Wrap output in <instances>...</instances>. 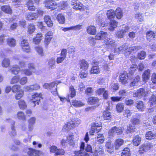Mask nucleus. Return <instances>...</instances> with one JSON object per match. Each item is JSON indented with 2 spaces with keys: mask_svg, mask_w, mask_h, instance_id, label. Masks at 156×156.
I'll use <instances>...</instances> for the list:
<instances>
[{
  "mask_svg": "<svg viewBox=\"0 0 156 156\" xmlns=\"http://www.w3.org/2000/svg\"><path fill=\"white\" fill-rule=\"evenodd\" d=\"M123 128L121 127L114 126L110 129L108 132V134L109 136H113L115 134L117 135H120L123 133Z\"/></svg>",
  "mask_w": 156,
  "mask_h": 156,
  "instance_id": "f257e3e1",
  "label": "nucleus"
},
{
  "mask_svg": "<svg viewBox=\"0 0 156 156\" xmlns=\"http://www.w3.org/2000/svg\"><path fill=\"white\" fill-rule=\"evenodd\" d=\"M148 91H145L144 89L140 88L137 90L133 94V97H137L139 98H141L145 96L146 94L148 93Z\"/></svg>",
  "mask_w": 156,
  "mask_h": 156,
  "instance_id": "f03ea898",
  "label": "nucleus"
},
{
  "mask_svg": "<svg viewBox=\"0 0 156 156\" xmlns=\"http://www.w3.org/2000/svg\"><path fill=\"white\" fill-rule=\"evenodd\" d=\"M20 44L23 51L27 53L30 51V47L27 40H22L21 41Z\"/></svg>",
  "mask_w": 156,
  "mask_h": 156,
  "instance_id": "7ed1b4c3",
  "label": "nucleus"
},
{
  "mask_svg": "<svg viewBox=\"0 0 156 156\" xmlns=\"http://www.w3.org/2000/svg\"><path fill=\"white\" fill-rule=\"evenodd\" d=\"M27 154L29 156H41V151L34 149L29 148L28 149Z\"/></svg>",
  "mask_w": 156,
  "mask_h": 156,
  "instance_id": "20e7f679",
  "label": "nucleus"
},
{
  "mask_svg": "<svg viewBox=\"0 0 156 156\" xmlns=\"http://www.w3.org/2000/svg\"><path fill=\"white\" fill-rule=\"evenodd\" d=\"M94 66L92 67L90 70V73H100L99 65L100 64L99 62L94 61Z\"/></svg>",
  "mask_w": 156,
  "mask_h": 156,
  "instance_id": "39448f33",
  "label": "nucleus"
},
{
  "mask_svg": "<svg viewBox=\"0 0 156 156\" xmlns=\"http://www.w3.org/2000/svg\"><path fill=\"white\" fill-rule=\"evenodd\" d=\"M151 146V145L149 143H144L140 146L139 152L140 154H142L144 152L149 150Z\"/></svg>",
  "mask_w": 156,
  "mask_h": 156,
  "instance_id": "423d86ee",
  "label": "nucleus"
},
{
  "mask_svg": "<svg viewBox=\"0 0 156 156\" xmlns=\"http://www.w3.org/2000/svg\"><path fill=\"white\" fill-rule=\"evenodd\" d=\"M108 35L107 32L101 30L97 34L95 38L97 40H105L107 38Z\"/></svg>",
  "mask_w": 156,
  "mask_h": 156,
  "instance_id": "0eeeda50",
  "label": "nucleus"
},
{
  "mask_svg": "<svg viewBox=\"0 0 156 156\" xmlns=\"http://www.w3.org/2000/svg\"><path fill=\"white\" fill-rule=\"evenodd\" d=\"M38 17V15L34 12H28L26 14L25 18L29 21L37 19Z\"/></svg>",
  "mask_w": 156,
  "mask_h": 156,
  "instance_id": "6e6552de",
  "label": "nucleus"
},
{
  "mask_svg": "<svg viewBox=\"0 0 156 156\" xmlns=\"http://www.w3.org/2000/svg\"><path fill=\"white\" fill-rule=\"evenodd\" d=\"M120 79V82L122 84L124 85L126 84L128 82V74L125 72L121 74L119 76Z\"/></svg>",
  "mask_w": 156,
  "mask_h": 156,
  "instance_id": "1a4fd4ad",
  "label": "nucleus"
},
{
  "mask_svg": "<svg viewBox=\"0 0 156 156\" xmlns=\"http://www.w3.org/2000/svg\"><path fill=\"white\" fill-rule=\"evenodd\" d=\"M9 122L11 123V130L9 131V135L11 137L16 135V131L15 129V122L10 119H8Z\"/></svg>",
  "mask_w": 156,
  "mask_h": 156,
  "instance_id": "9d476101",
  "label": "nucleus"
},
{
  "mask_svg": "<svg viewBox=\"0 0 156 156\" xmlns=\"http://www.w3.org/2000/svg\"><path fill=\"white\" fill-rule=\"evenodd\" d=\"M45 7L48 9H54L55 8H53V6L56 5L55 2L53 0H46L44 1Z\"/></svg>",
  "mask_w": 156,
  "mask_h": 156,
  "instance_id": "9b49d317",
  "label": "nucleus"
},
{
  "mask_svg": "<svg viewBox=\"0 0 156 156\" xmlns=\"http://www.w3.org/2000/svg\"><path fill=\"white\" fill-rule=\"evenodd\" d=\"M41 98L40 94L38 93H36L32 96V99L31 100L32 102L35 104L34 107L35 106L36 104L38 105L39 104Z\"/></svg>",
  "mask_w": 156,
  "mask_h": 156,
  "instance_id": "f8f14e48",
  "label": "nucleus"
},
{
  "mask_svg": "<svg viewBox=\"0 0 156 156\" xmlns=\"http://www.w3.org/2000/svg\"><path fill=\"white\" fill-rule=\"evenodd\" d=\"M105 44L108 45L109 48H111L112 47L115 46V41L112 38L107 37L104 40Z\"/></svg>",
  "mask_w": 156,
  "mask_h": 156,
  "instance_id": "ddd939ff",
  "label": "nucleus"
},
{
  "mask_svg": "<svg viewBox=\"0 0 156 156\" xmlns=\"http://www.w3.org/2000/svg\"><path fill=\"white\" fill-rule=\"evenodd\" d=\"M150 73L151 70L149 69H147L144 71L142 75V78L143 81L146 82L149 79Z\"/></svg>",
  "mask_w": 156,
  "mask_h": 156,
  "instance_id": "4468645a",
  "label": "nucleus"
},
{
  "mask_svg": "<svg viewBox=\"0 0 156 156\" xmlns=\"http://www.w3.org/2000/svg\"><path fill=\"white\" fill-rule=\"evenodd\" d=\"M147 39L149 41L155 40L156 34L152 31H148L146 33Z\"/></svg>",
  "mask_w": 156,
  "mask_h": 156,
  "instance_id": "2eb2a0df",
  "label": "nucleus"
},
{
  "mask_svg": "<svg viewBox=\"0 0 156 156\" xmlns=\"http://www.w3.org/2000/svg\"><path fill=\"white\" fill-rule=\"evenodd\" d=\"M105 147L107 152L109 153H112L113 152V147L112 144V142L111 140H108L105 144Z\"/></svg>",
  "mask_w": 156,
  "mask_h": 156,
  "instance_id": "dca6fc26",
  "label": "nucleus"
},
{
  "mask_svg": "<svg viewBox=\"0 0 156 156\" xmlns=\"http://www.w3.org/2000/svg\"><path fill=\"white\" fill-rule=\"evenodd\" d=\"M44 22L47 24L48 27H52L53 25V23L51 20L50 16L48 15H46L44 17Z\"/></svg>",
  "mask_w": 156,
  "mask_h": 156,
  "instance_id": "f3484780",
  "label": "nucleus"
},
{
  "mask_svg": "<svg viewBox=\"0 0 156 156\" xmlns=\"http://www.w3.org/2000/svg\"><path fill=\"white\" fill-rule=\"evenodd\" d=\"M124 141L121 138L117 139L114 143V145L115 149H118L119 147L123 144Z\"/></svg>",
  "mask_w": 156,
  "mask_h": 156,
  "instance_id": "a211bd4d",
  "label": "nucleus"
},
{
  "mask_svg": "<svg viewBox=\"0 0 156 156\" xmlns=\"http://www.w3.org/2000/svg\"><path fill=\"white\" fill-rule=\"evenodd\" d=\"M117 24L118 23L115 20H111L108 24V30L111 31H113L114 28L117 27Z\"/></svg>",
  "mask_w": 156,
  "mask_h": 156,
  "instance_id": "6ab92c4d",
  "label": "nucleus"
},
{
  "mask_svg": "<svg viewBox=\"0 0 156 156\" xmlns=\"http://www.w3.org/2000/svg\"><path fill=\"white\" fill-rule=\"evenodd\" d=\"M128 29V27H127L125 29H122L120 31L117 32L116 34V36L119 38H122L126 33L127 32Z\"/></svg>",
  "mask_w": 156,
  "mask_h": 156,
  "instance_id": "aec40b11",
  "label": "nucleus"
},
{
  "mask_svg": "<svg viewBox=\"0 0 156 156\" xmlns=\"http://www.w3.org/2000/svg\"><path fill=\"white\" fill-rule=\"evenodd\" d=\"M146 137L148 140L156 138V133H153L151 131H148L146 133Z\"/></svg>",
  "mask_w": 156,
  "mask_h": 156,
  "instance_id": "412c9836",
  "label": "nucleus"
},
{
  "mask_svg": "<svg viewBox=\"0 0 156 156\" xmlns=\"http://www.w3.org/2000/svg\"><path fill=\"white\" fill-rule=\"evenodd\" d=\"M20 67L17 65H13L10 70L11 72L15 75L17 74L20 71Z\"/></svg>",
  "mask_w": 156,
  "mask_h": 156,
  "instance_id": "4be33fe9",
  "label": "nucleus"
},
{
  "mask_svg": "<svg viewBox=\"0 0 156 156\" xmlns=\"http://www.w3.org/2000/svg\"><path fill=\"white\" fill-rule=\"evenodd\" d=\"M80 62V69L86 70L87 69L88 67V64L87 61L84 60H81Z\"/></svg>",
  "mask_w": 156,
  "mask_h": 156,
  "instance_id": "5701e85b",
  "label": "nucleus"
},
{
  "mask_svg": "<svg viewBox=\"0 0 156 156\" xmlns=\"http://www.w3.org/2000/svg\"><path fill=\"white\" fill-rule=\"evenodd\" d=\"M42 37L41 33H38L36 37L33 39V41L34 43L36 44H38L41 40Z\"/></svg>",
  "mask_w": 156,
  "mask_h": 156,
  "instance_id": "b1692460",
  "label": "nucleus"
},
{
  "mask_svg": "<svg viewBox=\"0 0 156 156\" xmlns=\"http://www.w3.org/2000/svg\"><path fill=\"white\" fill-rule=\"evenodd\" d=\"M1 9L4 12L9 14L12 13V10L9 6L4 5L1 7Z\"/></svg>",
  "mask_w": 156,
  "mask_h": 156,
  "instance_id": "393cba45",
  "label": "nucleus"
},
{
  "mask_svg": "<svg viewBox=\"0 0 156 156\" xmlns=\"http://www.w3.org/2000/svg\"><path fill=\"white\" fill-rule=\"evenodd\" d=\"M70 122L73 128L78 126L80 123V120L78 119H73Z\"/></svg>",
  "mask_w": 156,
  "mask_h": 156,
  "instance_id": "a878e982",
  "label": "nucleus"
},
{
  "mask_svg": "<svg viewBox=\"0 0 156 156\" xmlns=\"http://www.w3.org/2000/svg\"><path fill=\"white\" fill-rule=\"evenodd\" d=\"M150 103L151 105L153 108L156 106V96L154 94H153L151 96Z\"/></svg>",
  "mask_w": 156,
  "mask_h": 156,
  "instance_id": "bb28decb",
  "label": "nucleus"
},
{
  "mask_svg": "<svg viewBox=\"0 0 156 156\" xmlns=\"http://www.w3.org/2000/svg\"><path fill=\"white\" fill-rule=\"evenodd\" d=\"M140 77L139 76H137L130 83L129 86L134 87L140 81Z\"/></svg>",
  "mask_w": 156,
  "mask_h": 156,
  "instance_id": "cd10ccee",
  "label": "nucleus"
},
{
  "mask_svg": "<svg viewBox=\"0 0 156 156\" xmlns=\"http://www.w3.org/2000/svg\"><path fill=\"white\" fill-rule=\"evenodd\" d=\"M18 104L20 108L22 110L25 109L27 107L26 102L22 99H20L18 101Z\"/></svg>",
  "mask_w": 156,
  "mask_h": 156,
  "instance_id": "c85d7f7f",
  "label": "nucleus"
},
{
  "mask_svg": "<svg viewBox=\"0 0 156 156\" xmlns=\"http://www.w3.org/2000/svg\"><path fill=\"white\" fill-rule=\"evenodd\" d=\"M115 16L118 19H120L122 16V12L121 9L118 8L116 9L115 12Z\"/></svg>",
  "mask_w": 156,
  "mask_h": 156,
  "instance_id": "c756f323",
  "label": "nucleus"
},
{
  "mask_svg": "<svg viewBox=\"0 0 156 156\" xmlns=\"http://www.w3.org/2000/svg\"><path fill=\"white\" fill-rule=\"evenodd\" d=\"M141 139L138 136H135L133 140V143L135 146H138L140 143Z\"/></svg>",
  "mask_w": 156,
  "mask_h": 156,
  "instance_id": "7c9ffc66",
  "label": "nucleus"
},
{
  "mask_svg": "<svg viewBox=\"0 0 156 156\" xmlns=\"http://www.w3.org/2000/svg\"><path fill=\"white\" fill-rule=\"evenodd\" d=\"M87 31L88 34L92 35L95 34L96 32L95 27L94 26H90L88 27Z\"/></svg>",
  "mask_w": 156,
  "mask_h": 156,
  "instance_id": "2f4dec72",
  "label": "nucleus"
},
{
  "mask_svg": "<svg viewBox=\"0 0 156 156\" xmlns=\"http://www.w3.org/2000/svg\"><path fill=\"white\" fill-rule=\"evenodd\" d=\"M75 156H89L88 154L85 151H75L74 152Z\"/></svg>",
  "mask_w": 156,
  "mask_h": 156,
  "instance_id": "473e14b6",
  "label": "nucleus"
},
{
  "mask_svg": "<svg viewBox=\"0 0 156 156\" xmlns=\"http://www.w3.org/2000/svg\"><path fill=\"white\" fill-rule=\"evenodd\" d=\"M7 43L10 47H14L16 45V40L13 38H8L7 40Z\"/></svg>",
  "mask_w": 156,
  "mask_h": 156,
  "instance_id": "72a5a7b5",
  "label": "nucleus"
},
{
  "mask_svg": "<svg viewBox=\"0 0 156 156\" xmlns=\"http://www.w3.org/2000/svg\"><path fill=\"white\" fill-rule=\"evenodd\" d=\"M73 128L70 122H67V123L64 125V128L63 129V130L65 131H68Z\"/></svg>",
  "mask_w": 156,
  "mask_h": 156,
  "instance_id": "f704fd0d",
  "label": "nucleus"
},
{
  "mask_svg": "<svg viewBox=\"0 0 156 156\" xmlns=\"http://www.w3.org/2000/svg\"><path fill=\"white\" fill-rule=\"evenodd\" d=\"M107 15L109 19L113 18L115 16L114 11L112 9L108 10L107 12Z\"/></svg>",
  "mask_w": 156,
  "mask_h": 156,
  "instance_id": "c9c22d12",
  "label": "nucleus"
},
{
  "mask_svg": "<svg viewBox=\"0 0 156 156\" xmlns=\"http://www.w3.org/2000/svg\"><path fill=\"white\" fill-rule=\"evenodd\" d=\"M57 19L59 23L63 24L64 23L65 18L64 16L61 14H58L57 17Z\"/></svg>",
  "mask_w": 156,
  "mask_h": 156,
  "instance_id": "e433bc0d",
  "label": "nucleus"
},
{
  "mask_svg": "<svg viewBox=\"0 0 156 156\" xmlns=\"http://www.w3.org/2000/svg\"><path fill=\"white\" fill-rule=\"evenodd\" d=\"M67 3L65 1L60 2L59 5V9L61 10L65 9L67 7Z\"/></svg>",
  "mask_w": 156,
  "mask_h": 156,
  "instance_id": "4c0bfd02",
  "label": "nucleus"
},
{
  "mask_svg": "<svg viewBox=\"0 0 156 156\" xmlns=\"http://www.w3.org/2000/svg\"><path fill=\"white\" fill-rule=\"evenodd\" d=\"M55 58H51L49 59L48 62V64L50 68L54 69L55 68Z\"/></svg>",
  "mask_w": 156,
  "mask_h": 156,
  "instance_id": "58836bf2",
  "label": "nucleus"
},
{
  "mask_svg": "<svg viewBox=\"0 0 156 156\" xmlns=\"http://www.w3.org/2000/svg\"><path fill=\"white\" fill-rule=\"evenodd\" d=\"M98 100V99L96 97H91L88 98V101L90 104H94L97 102Z\"/></svg>",
  "mask_w": 156,
  "mask_h": 156,
  "instance_id": "ea45409f",
  "label": "nucleus"
},
{
  "mask_svg": "<svg viewBox=\"0 0 156 156\" xmlns=\"http://www.w3.org/2000/svg\"><path fill=\"white\" fill-rule=\"evenodd\" d=\"M10 65V61L8 58L4 59L2 62V66L3 67L7 68Z\"/></svg>",
  "mask_w": 156,
  "mask_h": 156,
  "instance_id": "a19ab883",
  "label": "nucleus"
},
{
  "mask_svg": "<svg viewBox=\"0 0 156 156\" xmlns=\"http://www.w3.org/2000/svg\"><path fill=\"white\" fill-rule=\"evenodd\" d=\"M72 103L73 105L76 107H80L84 105L83 103L80 101H72Z\"/></svg>",
  "mask_w": 156,
  "mask_h": 156,
  "instance_id": "79ce46f5",
  "label": "nucleus"
},
{
  "mask_svg": "<svg viewBox=\"0 0 156 156\" xmlns=\"http://www.w3.org/2000/svg\"><path fill=\"white\" fill-rule=\"evenodd\" d=\"M136 106L139 110H142L144 107V104L142 101H138L136 102Z\"/></svg>",
  "mask_w": 156,
  "mask_h": 156,
  "instance_id": "37998d69",
  "label": "nucleus"
},
{
  "mask_svg": "<svg viewBox=\"0 0 156 156\" xmlns=\"http://www.w3.org/2000/svg\"><path fill=\"white\" fill-rule=\"evenodd\" d=\"M35 29L34 25L32 24H30L28 27V32L29 34H31L35 31Z\"/></svg>",
  "mask_w": 156,
  "mask_h": 156,
  "instance_id": "c03bdc74",
  "label": "nucleus"
},
{
  "mask_svg": "<svg viewBox=\"0 0 156 156\" xmlns=\"http://www.w3.org/2000/svg\"><path fill=\"white\" fill-rule=\"evenodd\" d=\"M17 118L18 119L24 120L26 119L25 116L23 112L21 111L19 112L17 114Z\"/></svg>",
  "mask_w": 156,
  "mask_h": 156,
  "instance_id": "a18cd8bd",
  "label": "nucleus"
},
{
  "mask_svg": "<svg viewBox=\"0 0 156 156\" xmlns=\"http://www.w3.org/2000/svg\"><path fill=\"white\" fill-rule=\"evenodd\" d=\"M23 73H24L26 75L30 76L32 74L33 71L30 70L29 69H24L21 70Z\"/></svg>",
  "mask_w": 156,
  "mask_h": 156,
  "instance_id": "49530a36",
  "label": "nucleus"
},
{
  "mask_svg": "<svg viewBox=\"0 0 156 156\" xmlns=\"http://www.w3.org/2000/svg\"><path fill=\"white\" fill-rule=\"evenodd\" d=\"M95 151L97 153H98L100 155H103L104 153L103 147L102 146L98 147L97 148L95 149Z\"/></svg>",
  "mask_w": 156,
  "mask_h": 156,
  "instance_id": "de8ad7c7",
  "label": "nucleus"
},
{
  "mask_svg": "<svg viewBox=\"0 0 156 156\" xmlns=\"http://www.w3.org/2000/svg\"><path fill=\"white\" fill-rule=\"evenodd\" d=\"M20 88V86L18 85H15L12 88V90L14 93L18 92Z\"/></svg>",
  "mask_w": 156,
  "mask_h": 156,
  "instance_id": "09e8293b",
  "label": "nucleus"
},
{
  "mask_svg": "<svg viewBox=\"0 0 156 156\" xmlns=\"http://www.w3.org/2000/svg\"><path fill=\"white\" fill-rule=\"evenodd\" d=\"M20 77L19 76H15L13 77L11 79L10 83L11 84H13L17 83L19 81Z\"/></svg>",
  "mask_w": 156,
  "mask_h": 156,
  "instance_id": "8fccbe9b",
  "label": "nucleus"
},
{
  "mask_svg": "<svg viewBox=\"0 0 156 156\" xmlns=\"http://www.w3.org/2000/svg\"><path fill=\"white\" fill-rule=\"evenodd\" d=\"M146 56V53L144 51H142L138 54V58L140 59H144Z\"/></svg>",
  "mask_w": 156,
  "mask_h": 156,
  "instance_id": "3c124183",
  "label": "nucleus"
},
{
  "mask_svg": "<svg viewBox=\"0 0 156 156\" xmlns=\"http://www.w3.org/2000/svg\"><path fill=\"white\" fill-rule=\"evenodd\" d=\"M78 9L76 10H79L80 11H84V12H87V11H86L87 10V8L83 5V4L81 3L79 4V7H78Z\"/></svg>",
  "mask_w": 156,
  "mask_h": 156,
  "instance_id": "603ef678",
  "label": "nucleus"
},
{
  "mask_svg": "<svg viewBox=\"0 0 156 156\" xmlns=\"http://www.w3.org/2000/svg\"><path fill=\"white\" fill-rule=\"evenodd\" d=\"M124 108V106L122 103H118L116 107V109L118 112H121Z\"/></svg>",
  "mask_w": 156,
  "mask_h": 156,
  "instance_id": "864d4df0",
  "label": "nucleus"
},
{
  "mask_svg": "<svg viewBox=\"0 0 156 156\" xmlns=\"http://www.w3.org/2000/svg\"><path fill=\"white\" fill-rule=\"evenodd\" d=\"M138 68V67L135 64H132L130 66L129 68V73L132 74L134 72H135L137 69Z\"/></svg>",
  "mask_w": 156,
  "mask_h": 156,
  "instance_id": "5fc2aeb1",
  "label": "nucleus"
},
{
  "mask_svg": "<svg viewBox=\"0 0 156 156\" xmlns=\"http://www.w3.org/2000/svg\"><path fill=\"white\" fill-rule=\"evenodd\" d=\"M110 113L108 111L104 112L103 113V116L105 119L109 120L110 117Z\"/></svg>",
  "mask_w": 156,
  "mask_h": 156,
  "instance_id": "6e6d98bb",
  "label": "nucleus"
},
{
  "mask_svg": "<svg viewBox=\"0 0 156 156\" xmlns=\"http://www.w3.org/2000/svg\"><path fill=\"white\" fill-rule=\"evenodd\" d=\"M65 152L64 150L62 149H57L56 153L55 154V156L57 155H64Z\"/></svg>",
  "mask_w": 156,
  "mask_h": 156,
  "instance_id": "4d7b16f0",
  "label": "nucleus"
},
{
  "mask_svg": "<svg viewBox=\"0 0 156 156\" xmlns=\"http://www.w3.org/2000/svg\"><path fill=\"white\" fill-rule=\"evenodd\" d=\"M135 18L140 21H142L143 20L142 14L139 13H136L135 14Z\"/></svg>",
  "mask_w": 156,
  "mask_h": 156,
  "instance_id": "13d9d810",
  "label": "nucleus"
},
{
  "mask_svg": "<svg viewBox=\"0 0 156 156\" xmlns=\"http://www.w3.org/2000/svg\"><path fill=\"white\" fill-rule=\"evenodd\" d=\"M87 76V72L86 70L81 71L80 74V76L81 78H86Z\"/></svg>",
  "mask_w": 156,
  "mask_h": 156,
  "instance_id": "bf43d9fd",
  "label": "nucleus"
},
{
  "mask_svg": "<svg viewBox=\"0 0 156 156\" xmlns=\"http://www.w3.org/2000/svg\"><path fill=\"white\" fill-rule=\"evenodd\" d=\"M20 83L22 85L25 84L27 81V77H23L19 79Z\"/></svg>",
  "mask_w": 156,
  "mask_h": 156,
  "instance_id": "052dcab7",
  "label": "nucleus"
},
{
  "mask_svg": "<svg viewBox=\"0 0 156 156\" xmlns=\"http://www.w3.org/2000/svg\"><path fill=\"white\" fill-rule=\"evenodd\" d=\"M132 114V113L128 109L125 110L123 113V115L125 117H128L130 116Z\"/></svg>",
  "mask_w": 156,
  "mask_h": 156,
  "instance_id": "680f3d73",
  "label": "nucleus"
},
{
  "mask_svg": "<svg viewBox=\"0 0 156 156\" xmlns=\"http://www.w3.org/2000/svg\"><path fill=\"white\" fill-rule=\"evenodd\" d=\"M93 92L92 88L90 87H87L85 91V94L87 95H90Z\"/></svg>",
  "mask_w": 156,
  "mask_h": 156,
  "instance_id": "e2e57ef3",
  "label": "nucleus"
},
{
  "mask_svg": "<svg viewBox=\"0 0 156 156\" xmlns=\"http://www.w3.org/2000/svg\"><path fill=\"white\" fill-rule=\"evenodd\" d=\"M119 94L123 97H125L128 95L127 91L126 90H120L119 92Z\"/></svg>",
  "mask_w": 156,
  "mask_h": 156,
  "instance_id": "0e129e2a",
  "label": "nucleus"
},
{
  "mask_svg": "<svg viewBox=\"0 0 156 156\" xmlns=\"http://www.w3.org/2000/svg\"><path fill=\"white\" fill-rule=\"evenodd\" d=\"M23 94V91H19L16 94V99L17 100L20 99L22 97Z\"/></svg>",
  "mask_w": 156,
  "mask_h": 156,
  "instance_id": "69168bd1",
  "label": "nucleus"
},
{
  "mask_svg": "<svg viewBox=\"0 0 156 156\" xmlns=\"http://www.w3.org/2000/svg\"><path fill=\"white\" fill-rule=\"evenodd\" d=\"M119 86L117 83H112L111 86V89L113 90H118Z\"/></svg>",
  "mask_w": 156,
  "mask_h": 156,
  "instance_id": "338daca9",
  "label": "nucleus"
},
{
  "mask_svg": "<svg viewBox=\"0 0 156 156\" xmlns=\"http://www.w3.org/2000/svg\"><path fill=\"white\" fill-rule=\"evenodd\" d=\"M103 16L101 15H98L96 16V21L98 23H101L102 21Z\"/></svg>",
  "mask_w": 156,
  "mask_h": 156,
  "instance_id": "774afa93",
  "label": "nucleus"
}]
</instances>
